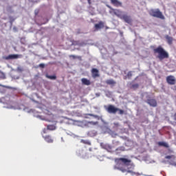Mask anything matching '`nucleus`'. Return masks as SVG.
I'll list each match as a JSON object with an SVG mask.
<instances>
[{
    "label": "nucleus",
    "mask_w": 176,
    "mask_h": 176,
    "mask_svg": "<svg viewBox=\"0 0 176 176\" xmlns=\"http://www.w3.org/2000/svg\"><path fill=\"white\" fill-rule=\"evenodd\" d=\"M133 76L132 72H129L127 74V77L131 78Z\"/></svg>",
    "instance_id": "obj_28"
},
{
    "label": "nucleus",
    "mask_w": 176,
    "mask_h": 176,
    "mask_svg": "<svg viewBox=\"0 0 176 176\" xmlns=\"http://www.w3.org/2000/svg\"><path fill=\"white\" fill-rule=\"evenodd\" d=\"M94 27H95L96 30L104 28V23L100 21L98 24H95Z\"/></svg>",
    "instance_id": "obj_15"
},
{
    "label": "nucleus",
    "mask_w": 176,
    "mask_h": 176,
    "mask_svg": "<svg viewBox=\"0 0 176 176\" xmlns=\"http://www.w3.org/2000/svg\"><path fill=\"white\" fill-rule=\"evenodd\" d=\"M6 78V74L1 71H0V79L4 80Z\"/></svg>",
    "instance_id": "obj_23"
},
{
    "label": "nucleus",
    "mask_w": 176,
    "mask_h": 176,
    "mask_svg": "<svg viewBox=\"0 0 176 176\" xmlns=\"http://www.w3.org/2000/svg\"><path fill=\"white\" fill-rule=\"evenodd\" d=\"M87 116H93V117H94V118H98V116L94 115V114H91V113H88Z\"/></svg>",
    "instance_id": "obj_29"
},
{
    "label": "nucleus",
    "mask_w": 176,
    "mask_h": 176,
    "mask_svg": "<svg viewBox=\"0 0 176 176\" xmlns=\"http://www.w3.org/2000/svg\"><path fill=\"white\" fill-rule=\"evenodd\" d=\"M45 130H47V132L48 131V130H50V131H54V130H56V126L54 124H49L47 125V129H45Z\"/></svg>",
    "instance_id": "obj_14"
},
{
    "label": "nucleus",
    "mask_w": 176,
    "mask_h": 176,
    "mask_svg": "<svg viewBox=\"0 0 176 176\" xmlns=\"http://www.w3.org/2000/svg\"><path fill=\"white\" fill-rule=\"evenodd\" d=\"M81 142H82V144H86L87 145H91V142L89 141L81 140Z\"/></svg>",
    "instance_id": "obj_25"
},
{
    "label": "nucleus",
    "mask_w": 176,
    "mask_h": 176,
    "mask_svg": "<svg viewBox=\"0 0 176 176\" xmlns=\"http://www.w3.org/2000/svg\"><path fill=\"white\" fill-rule=\"evenodd\" d=\"M38 67H41V68H44V67H45V64H43V63L39 64V65H38Z\"/></svg>",
    "instance_id": "obj_31"
},
{
    "label": "nucleus",
    "mask_w": 176,
    "mask_h": 176,
    "mask_svg": "<svg viewBox=\"0 0 176 176\" xmlns=\"http://www.w3.org/2000/svg\"><path fill=\"white\" fill-rule=\"evenodd\" d=\"M69 57H72L74 58H76V56H74V55H70Z\"/></svg>",
    "instance_id": "obj_34"
},
{
    "label": "nucleus",
    "mask_w": 176,
    "mask_h": 176,
    "mask_svg": "<svg viewBox=\"0 0 176 176\" xmlns=\"http://www.w3.org/2000/svg\"><path fill=\"white\" fill-rule=\"evenodd\" d=\"M140 87V85L136 83V84H133L131 87V89H133L134 90H136L137 89H138Z\"/></svg>",
    "instance_id": "obj_22"
},
{
    "label": "nucleus",
    "mask_w": 176,
    "mask_h": 176,
    "mask_svg": "<svg viewBox=\"0 0 176 176\" xmlns=\"http://www.w3.org/2000/svg\"><path fill=\"white\" fill-rule=\"evenodd\" d=\"M111 10L109 11L110 14H114L117 17L123 20L125 23L131 24L133 22L131 16H128L127 14L122 15V12L118 9H113L111 6H107Z\"/></svg>",
    "instance_id": "obj_2"
},
{
    "label": "nucleus",
    "mask_w": 176,
    "mask_h": 176,
    "mask_svg": "<svg viewBox=\"0 0 176 176\" xmlns=\"http://www.w3.org/2000/svg\"><path fill=\"white\" fill-rule=\"evenodd\" d=\"M103 149H105L108 152H111L112 151V146L110 144H104L102 146Z\"/></svg>",
    "instance_id": "obj_16"
},
{
    "label": "nucleus",
    "mask_w": 176,
    "mask_h": 176,
    "mask_svg": "<svg viewBox=\"0 0 176 176\" xmlns=\"http://www.w3.org/2000/svg\"><path fill=\"white\" fill-rule=\"evenodd\" d=\"M172 157H173V159H175V155H167V156L165 157V159H168V160H170V159H172Z\"/></svg>",
    "instance_id": "obj_26"
},
{
    "label": "nucleus",
    "mask_w": 176,
    "mask_h": 176,
    "mask_svg": "<svg viewBox=\"0 0 176 176\" xmlns=\"http://www.w3.org/2000/svg\"><path fill=\"white\" fill-rule=\"evenodd\" d=\"M89 123L91 124L95 125V124H98V122H93V121H91V122H89Z\"/></svg>",
    "instance_id": "obj_30"
},
{
    "label": "nucleus",
    "mask_w": 176,
    "mask_h": 176,
    "mask_svg": "<svg viewBox=\"0 0 176 176\" xmlns=\"http://www.w3.org/2000/svg\"><path fill=\"white\" fill-rule=\"evenodd\" d=\"M174 120L176 121V113L174 114Z\"/></svg>",
    "instance_id": "obj_35"
},
{
    "label": "nucleus",
    "mask_w": 176,
    "mask_h": 176,
    "mask_svg": "<svg viewBox=\"0 0 176 176\" xmlns=\"http://www.w3.org/2000/svg\"><path fill=\"white\" fill-rule=\"evenodd\" d=\"M87 2L89 3V5H91V0H87Z\"/></svg>",
    "instance_id": "obj_33"
},
{
    "label": "nucleus",
    "mask_w": 176,
    "mask_h": 176,
    "mask_svg": "<svg viewBox=\"0 0 176 176\" xmlns=\"http://www.w3.org/2000/svg\"><path fill=\"white\" fill-rule=\"evenodd\" d=\"M23 55H18V54H10L5 57L6 60H12V59H18L22 58Z\"/></svg>",
    "instance_id": "obj_8"
},
{
    "label": "nucleus",
    "mask_w": 176,
    "mask_h": 176,
    "mask_svg": "<svg viewBox=\"0 0 176 176\" xmlns=\"http://www.w3.org/2000/svg\"><path fill=\"white\" fill-rule=\"evenodd\" d=\"M116 152H124L125 151L124 146H120L116 149Z\"/></svg>",
    "instance_id": "obj_20"
},
{
    "label": "nucleus",
    "mask_w": 176,
    "mask_h": 176,
    "mask_svg": "<svg viewBox=\"0 0 176 176\" xmlns=\"http://www.w3.org/2000/svg\"><path fill=\"white\" fill-rule=\"evenodd\" d=\"M47 133V130L44 129L42 133V137L45 140L46 142L48 144H52L54 142V140L52 139V136L50 135H46Z\"/></svg>",
    "instance_id": "obj_5"
},
{
    "label": "nucleus",
    "mask_w": 176,
    "mask_h": 176,
    "mask_svg": "<svg viewBox=\"0 0 176 176\" xmlns=\"http://www.w3.org/2000/svg\"><path fill=\"white\" fill-rule=\"evenodd\" d=\"M45 77L49 78V79H51V80H56V76L54 75V76H50L48 74H46L45 75Z\"/></svg>",
    "instance_id": "obj_21"
},
{
    "label": "nucleus",
    "mask_w": 176,
    "mask_h": 176,
    "mask_svg": "<svg viewBox=\"0 0 176 176\" xmlns=\"http://www.w3.org/2000/svg\"><path fill=\"white\" fill-rule=\"evenodd\" d=\"M165 38L167 41L168 44L173 45V41H174V38L172 36L166 35Z\"/></svg>",
    "instance_id": "obj_17"
},
{
    "label": "nucleus",
    "mask_w": 176,
    "mask_h": 176,
    "mask_svg": "<svg viewBox=\"0 0 176 176\" xmlns=\"http://www.w3.org/2000/svg\"><path fill=\"white\" fill-rule=\"evenodd\" d=\"M154 54H157V58L160 60H163L165 58H169V54L162 47V46H159L155 49H153Z\"/></svg>",
    "instance_id": "obj_3"
},
{
    "label": "nucleus",
    "mask_w": 176,
    "mask_h": 176,
    "mask_svg": "<svg viewBox=\"0 0 176 176\" xmlns=\"http://www.w3.org/2000/svg\"><path fill=\"white\" fill-rule=\"evenodd\" d=\"M146 102L151 107H155L157 106V102L155 99H148Z\"/></svg>",
    "instance_id": "obj_12"
},
{
    "label": "nucleus",
    "mask_w": 176,
    "mask_h": 176,
    "mask_svg": "<svg viewBox=\"0 0 176 176\" xmlns=\"http://www.w3.org/2000/svg\"><path fill=\"white\" fill-rule=\"evenodd\" d=\"M73 45H78V46H82V45H83V43H80L79 41H75V42L73 43Z\"/></svg>",
    "instance_id": "obj_24"
},
{
    "label": "nucleus",
    "mask_w": 176,
    "mask_h": 176,
    "mask_svg": "<svg viewBox=\"0 0 176 176\" xmlns=\"http://www.w3.org/2000/svg\"><path fill=\"white\" fill-rule=\"evenodd\" d=\"M116 165L113 166L114 170H119L122 173H127L130 174H133L132 170H129L126 167L131 163V160L127 158L120 157L116 158L115 160Z\"/></svg>",
    "instance_id": "obj_1"
},
{
    "label": "nucleus",
    "mask_w": 176,
    "mask_h": 176,
    "mask_svg": "<svg viewBox=\"0 0 176 176\" xmlns=\"http://www.w3.org/2000/svg\"><path fill=\"white\" fill-rule=\"evenodd\" d=\"M107 111L109 113L116 114L118 111V108L116 107L114 105L109 104L107 108Z\"/></svg>",
    "instance_id": "obj_6"
},
{
    "label": "nucleus",
    "mask_w": 176,
    "mask_h": 176,
    "mask_svg": "<svg viewBox=\"0 0 176 176\" xmlns=\"http://www.w3.org/2000/svg\"><path fill=\"white\" fill-rule=\"evenodd\" d=\"M1 100L3 103L9 104L11 103V97L9 96H6L5 97L1 98Z\"/></svg>",
    "instance_id": "obj_10"
},
{
    "label": "nucleus",
    "mask_w": 176,
    "mask_h": 176,
    "mask_svg": "<svg viewBox=\"0 0 176 176\" xmlns=\"http://www.w3.org/2000/svg\"><path fill=\"white\" fill-rule=\"evenodd\" d=\"M82 84L84 85H90L91 84L90 80H88L87 78H83L81 79Z\"/></svg>",
    "instance_id": "obj_13"
},
{
    "label": "nucleus",
    "mask_w": 176,
    "mask_h": 176,
    "mask_svg": "<svg viewBox=\"0 0 176 176\" xmlns=\"http://www.w3.org/2000/svg\"><path fill=\"white\" fill-rule=\"evenodd\" d=\"M151 16L157 18L162 20H165L166 17L160 9H151L148 11Z\"/></svg>",
    "instance_id": "obj_4"
},
{
    "label": "nucleus",
    "mask_w": 176,
    "mask_h": 176,
    "mask_svg": "<svg viewBox=\"0 0 176 176\" xmlns=\"http://www.w3.org/2000/svg\"><path fill=\"white\" fill-rule=\"evenodd\" d=\"M157 145L159 146H164V148H169V144L166 142H159L157 143Z\"/></svg>",
    "instance_id": "obj_18"
},
{
    "label": "nucleus",
    "mask_w": 176,
    "mask_h": 176,
    "mask_svg": "<svg viewBox=\"0 0 176 176\" xmlns=\"http://www.w3.org/2000/svg\"><path fill=\"white\" fill-rule=\"evenodd\" d=\"M106 83L107 85H116V82L114 81L113 79H110V80H106Z\"/></svg>",
    "instance_id": "obj_19"
},
{
    "label": "nucleus",
    "mask_w": 176,
    "mask_h": 176,
    "mask_svg": "<svg viewBox=\"0 0 176 176\" xmlns=\"http://www.w3.org/2000/svg\"><path fill=\"white\" fill-rule=\"evenodd\" d=\"M91 76L94 78L100 77L99 70L98 69H96V68L91 69Z\"/></svg>",
    "instance_id": "obj_9"
},
{
    "label": "nucleus",
    "mask_w": 176,
    "mask_h": 176,
    "mask_svg": "<svg viewBox=\"0 0 176 176\" xmlns=\"http://www.w3.org/2000/svg\"><path fill=\"white\" fill-rule=\"evenodd\" d=\"M118 111H119V114H120V115H123L124 113V110H122V109H119V108H118Z\"/></svg>",
    "instance_id": "obj_27"
},
{
    "label": "nucleus",
    "mask_w": 176,
    "mask_h": 176,
    "mask_svg": "<svg viewBox=\"0 0 176 176\" xmlns=\"http://www.w3.org/2000/svg\"><path fill=\"white\" fill-rule=\"evenodd\" d=\"M17 70L19 71V72H22L23 69L21 67H18Z\"/></svg>",
    "instance_id": "obj_32"
},
{
    "label": "nucleus",
    "mask_w": 176,
    "mask_h": 176,
    "mask_svg": "<svg viewBox=\"0 0 176 176\" xmlns=\"http://www.w3.org/2000/svg\"><path fill=\"white\" fill-rule=\"evenodd\" d=\"M111 3L116 7H122L123 4L121 1H119L118 0H110Z\"/></svg>",
    "instance_id": "obj_11"
},
{
    "label": "nucleus",
    "mask_w": 176,
    "mask_h": 176,
    "mask_svg": "<svg viewBox=\"0 0 176 176\" xmlns=\"http://www.w3.org/2000/svg\"><path fill=\"white\" fill-rule=\"evenodd\" d=\"M166 82L168 84L173 85L176 83L175 77L173 76H168L166 77Z\"/></svg>",
    "instance_id": "obj_7"
}]
</instances>
